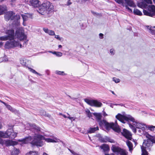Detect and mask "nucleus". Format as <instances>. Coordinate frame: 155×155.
<instances>
[{"mask_svg": "<svg viewBox=\"0 0 155 155\" xmlns=\"http://www.w3.org/2000/svg\"><path fill=\"white\" fill-rule=\"evenodd\" d=\"M115 1L119 4H121L122 5L124 6L125 3L124 2V0H115Z\"/></svg>", "mask_w": 155, "mask_h": 155, "instance_id": "40", "label": "nucleus"}, {"mask_svg": "<svg viewBox=\"0 0 155 155\" xmlns=\"http://www.w3.org/2000/svg\"><path fill=\"white\" fill-rule=\"evenodd\" d=\"M100 38L103 39L104 38V35L102 33H100L99 34Z\"/></svg>", "mask_w": 155, "mask_h": 155, "instance_id": "52", "label": "nucleus"}, {"mask_svg": "<svg viewBox=\"0 0 155 155\" xmlns=\"http://www.w3.org/2000/svg\"><path fill=\"white\" fill-rule=\"evenodd\" d=\"M55 73L56 74L61 75H64L66 74L64 73V71H56L55 72Z\"/></svg>", "mask_w": 155, "mask_h": 155, "instance_id": "31", "label": "nucleus"}, {"mask_svg": "<svg viewBox=\"0 0 155 155\" xmlns=\"http://www.w3.org/2000/svg\"><path fill=\"white\" fill-rule=\"evenodd\" d=\"M53 54L57 56L58 57H61L62 55V53L60 52L54 51Z\"/></svg>", "mask_w": 155, "mask_h": 155, "instance_id": "32", "label": "nucleus"}, {"mask_svg": "<svg viewBox=\"0 0 155 155\" xmlns=\"http://www.w3.org/2000/svg\"><path fill=\"white\" fill-rule=\"evenodd\" d=\"M99 128L98 127H90L88 130L87 133H92L98 130Z\"/></svg>", "mask_w": 155, "mask_h": 155, "instance_id": "22", "label": "nucleus"}, {"mask_svg": "<svg viewBox=\"0 0 155 155\" xmlns=\"http://www.w3.org/2000/svg\"><path fill=\"white\" fill-rule=\"evenodd\" d=\"M134 13L137 15H142V13L138 9L135 8L134 10Z\"/></svg>", "mask_w": 155, "mask_h": 155, "instance_id": "29", "label": "nucleus"}, {"mask_svg": "<svg viewBox=\"0 0 155 155\" xmlns=\"http://www.w3.org/2000/svg\"><path fill=\"white\" fill-rule=\"evenodd\" d=\"M111 150L114 152H118L120 151L119 149L115 145H113L111 148Z\"/></svg>", "mask_w": 155, "mask_h": 155, "instance_id": "27", "label": "nucleus"}, {"mask_svg": "<svg viewBox=\"0 0 155 155\" xmlns=\"http://www.w3.org/2000/svg\"><path fill=\"white\" fill-rule=\"evenodd\" d=\"M120 155H126V154L124 153H122Z\"/></svg>", "mask_w": 155, "mask_h": 155, "instance_id": "64", "label": "nucleus"}, {"mask_svg": "<svg viewBox=\"0 0 155 155\" xmlns=\"http://www.w3.org/2000/svg\"><path fill=\"white\" fill-rule=\"evenodd\" d=\"M114 105H120L121 106H123V104H114Z\"/></svg>", "mask_w": 155, "mask_h": 155, "instance_id": "55", "label": "nucleus"}, {"mask_svg": "<svg viewBox=\"0 0 155 155\" xmlns=\"http://www.w3.org/2000/svg\"><path fill=\"white\" fill-rule=\"evenodd\" d=\"M14 13L12 12H8L5 13V20L8 21L9 20H12Z\"/></svg>", "mask_w": 155, "mask_h": 155, "instance_id": "13", "label": "nucleus"}, {"mask_svg": "<svg viewBox=\"0 0 155 155\" xmlns=\"http://www.w3.org/2000/svg\"><path fill=\"white\" fill-rule=\"evenodd\" d=\"M5 106L7 108L11 111L14 113H15L17 112V110L13 108L10 105L7 104Z\"/></svg>", "mask_w": 155, "mask_h": 155, "instance_id": "24", "label": "nucleus"}, {"mask_svg": "<svg viewBox=\"0 0 155 155\" xmlns=\"http://www.w3.org/2000/svg\"><path fill=\"white\" fill-rule=\"evenodd\" d=\"M84 101L87 104L92 106L100 107L102 105V103L97 100H90L88 99H85Z\"/></svg>", "mask_w": 155, "mask_h": 155, "instance_id": "10", "label": "nucleus"}, {"mask_svg": "<svg viewBox=\"0 0 155 155\" xmlns=\"http://www.w3.org/2000/svg\"><path fill=\"white\" fill-rule=\"evenodd\" d=\"M22 44L23 43H19L18 41H16L15 40H9L7 41L5 45V49H9L13 47H16L20 45V48L23 47L22 46Z\"/></svg>", "mask_w": 155, "mask_h": 155, "instance_id": "9", "label": "nucleus"}, {"mask_svg": "<svg viewBox=\"0 0 155 155\" xmlns=\"http://www.w3.org/2000/svg\"><path fill=\"white\" fill-rule=\"evenodd\" d=\"M54 6L49 1H45L39 7L38 12L43 15L51 14L54 11Z\"/></svg>", "mask_w": 155, "mask_h": 155, "instance_id": "5", "label": "nucleus"}, {"mask_svg": "<svg viewBox=\"0 0 155 155\" xmlns=\"http://www.w3.org/2000/svg\"><path fill=\"white\" fill-rule=\"evenodd\" d=\"M138 4V6L143 8H147L148 10L147 11L143 10V13L144 15L152 17H154L155 16V6L153 5H149L152 4V0H144Z\"/></svg>", "mask_w": 155, "mask_h": 155, "instance_id": "4", "label": "nucleus"}, {"mask_svg": "<svg viewBox=\"0 0 155 155\" xmlns=\"http://www.w3.org/2000/svg\"><path fill=\"white\" fill-rule=\"evenodd\" d=\"M113 79V81L116 83H118L120 81V80L119 79H117L115 78H114Z\"/></svg>", "mask_w": 155, "mask_h": 155, "instance_id": "45", "label": "nucleus"}, {"mask_svg": "<svg viewBox=\"0 0 155 155\" xmlns=\"http://www.w3.org/2000/svg\"><path fill=\"white\" fill-rule=\"evenodd\" d=\"M103 115L104 116H107V114H106L105 112L104 111H103Z\"/></svg>", "mask_w": 155, "mask_h": 155, "instance_id": "58", "label": "nucleus"}, {"mask_svg": "<svg viewBox=\"0 0 155 155\" xmlns=\"http://www.w3.org/2000/svg\"><path fill=\"white\" fill-rule=\"evenodd\" d=\"M91 13L93 15H94L95 16L97 15H98V13H97L93 11H91Z\"/></svg>", "mask_w": 155, "mask_h": 155, "instance_id": "54", "label": "nucleus"}, {"mask_svg": "<svg viewBox=\"0 0 155 155\" xmlns=\"http://www.w3.org/2000/svg\"><path fill=\"white\" fill-rule=\"evenodd\" d=\"M55 35V38H56L57 39H58L59 40H60V41L61 40V39H62V38L60 37L59 35Z\"/></svg>", "mask_w": 155, "mask_h": 155, "instance_id": "49", "label": "nucleus"}, {"mask_svg": "<svg viewBox=\"0 0 155 155\" xmlns=\"http://www.w3.org/2000/svg\"><path fill=\"white\" fill-rule=\"evenodd\" d=\"M134 125H135L136 128L141 129L143 131L145 130L146 129L147 127L145 124L138 123L136 121V122H134Z\"/></svg>", "mask_w": 155, "mask_h": 155, "instance_id": "12", "label": "nucleus"}, {"mask_svg": "<svg viewBox=\"0 0 155 155\" xmlns=\"http://www.w3.org/2000/svg\"><path fill=\"white\" fill-rule=\"evenodd\" d=\"M46 73H47V74L48 75H49V70H47L46 71Z\"/></svg>", "mask_w": 155, "mask_h": 155, "instance_id": "59", "label": "nucleus"}, {"mask_svg": "<svg viewBox=\"0 0 155 155\" xmlns=\"http://www.w3.org/2000/svg\"><path fill=\"white\" fill-rule=\"evenodd\" d=\"M129 127L132 129L133 132L134 133L136 132V129L135 127L130 124H129Z\"/></svg>", "mask_w": 155, "mask_h": 155, "instance_id": "37", "label": "nucleus"}, {"mask_svg": "<svg viewBox=\"0 0 155 155\" xmlns=\"http://www.w3.org/2000/svg\"><path fill=\"white\" fill-rule=\"evenodd\" d=\"M67 118L71 120V122H72L76 118L73 117H71L70 116L67 117Z\"/></svg>", "mask_w": 155, "mask_h": 155, "instance_id": "46", "label": "nucleus"}, {"mask_svg": "<svg viewBox=\"0 0 155 155\" xmlns=\"http://www.w3.org/2000/svg\"><path fill=\"white\" fill-rule=\"evenodd\" d=\"M122 135L125 137L127 139L131 140L132 138V135L131 133L125 129H124L122 132H121Z\"/></svg>", "mask_w": 155, "mask_h": 155, "instance_id": "11", "label": "nucleus"}, {"mask_svg": "<svg viewBox=\"0 0 155 155\" xmlns=\"http://www.w3.org/2000/svg\"><path fill=\"white\" fill-rule=\"evenodd\" d=\"M19 152V150L17 149H15L14 150V153L13 154L14 155H17Z\"/></svg>", "mask_w": 155, "mask_h": 155, "instance_id": "47", "label": "nucleus"}, {"mask_svg": "<svg viewBox=\"0 0 155 155\" xmlns=\"http://www.w3.org/2000/svg\"><path fill=\"white\" fill-rule=\"evenodd\" d=\"M12 131L11 132L9 131L8 132L10 134V135L8 136V137H9L12 139H13L16 136L17 134L16 133L13 132V129H12Z\"/></svg>", "mask_w": 155, "mask_h": 155, "instance_id": "25", "label": "nucleus"}, {"mask_svg": "<svg viewBox=\"0 0 155 155\" xmlns=\"http://www.w3.org/2000/svg\"><path fill=\"white\" fill-rule=\"evenodd\" d=\"M93 114L96 117L97 120L100 126H101L104 125L107 130H109L110 128H112L117 133L120 132L121 130L119 126L117 124L116 121L115 122V124L113 123H110L104 120H101L102 116L100 113H93Z\"/></svg>", "mask_w": 155, "mask_h": 155, "instance_id": "2", "label": "nucleus"}, {"mask_svg": "<svg viewBox=\"0 0 155 155\" xmlns=\"http://www.w3.org/2000/svg\"><path fill=\"white\" fill-rule=\"evenodd\" d=\"M69 150H70V151L72 153V154H74V155L75 154V152L74 151H73L71 150H70L69 149Z\"/></svg>", "mask_w": 155, "mask_h": 155, "instance_id": "60", "label": "nucleus"}, {"mask_svg": "<svg viewBox=\"0 0 155 155\" xmlns=\"http://www.w3.org/2000/svg\"><path fill=\"white\" fill-rule=\"evenodd\" d=\"M42 155H49L47 153H46L44 152L43 153Z\"/></svg>", "mask_w": 155, "mask_h": 155, "instance_id": "62", "label": "nucleus"}, {"mask_svg": "<svg viewBox=\"0 0 155 155\" xmlns=\"http://www.w3.org/2000/svg\"><path fill=\"white\" fill-rule=\"evenodd\" d=\"M116 118L123 123H125V121L129 122L130 121L133 122L134 124V122H136L134 118L128 114H118L115 116Z\"/></svg>", "mask_w": 155, "mask_h": 155, "instance_id": "8", "label": "nucleus"}, {"mask_svg": "<svg viewBox=\"0 0 155 155\" xmlns=\"http://www.w3.org/2000/svg\"><path fill=\"white\" fill-rule=\"evenodd\" d=\"M154 28H155V26L150 27V28H149V32L152 35H155V30L154 29Z\"/></svg>", "mask_w": 155, "mask_h": 155, "instance_id": "30", "label": "nucleus"}, {"mask_svg": "<svg viewBox=\"0 0 155 155\" xmlns=\"http://www.w3.org/2000/svg\"><path fill=\"white\" fill-rule=\"evenodd\" d=\"M86 112L88 117L90 118L92 117V114H93V113H91L89 110H86Z\"/></svg>", "mask_w": 155, "mask_h": 155, "instance_id": "41", "label": "nucleus"}, {"mask_svg": "<svg viewBox=\"0 0 155 155\" xmlns=\"http://www.w3.org/2000/svg\"><path fill=\"white\" fill-rule=\"evenodd\" d=\"M72 4V3L70 2V0H68V2L67 3V5L68 6Z\"/></svg>", "mask_w": 155, "mask_h": 155, "instance_id": "56", "label": "nucleus"}, {"mask_svg": "<svg viewBox=\"0 0 155 155\" xmlns=\"http://www.w3.org/2000/svg\"><path fill=\"white\" fill-rule=\"evenodd\" d=\"M126 5L130 7H134L135 4L131 0H124Z\"/></svg>", "mask_w": 155, "mask_h": 155, "instance_id": "21", "label": "nucleus"}, {"mask_svg": "<svg viewBox=\"0 0 155 155\" xmlns=\"http://www.w3.org/2000/svg\"><path fill=\"white\" fill-rule=\"evenodd\" d=\"M1 37H0V47L2 46L3 45V43L1 41H4L1 38Z\"/></svg>", "mask_w": 155, "mask_h": 155, "instance_id": "51", "label": "nucleus"}, {"mask_svg": "<svg viewBox=\"0 0 155 155\" xmlns=\"http://www.w3.org/2000/svg\"><path fill=\"white\" fill-rule=\"evenodd\" d=\"M105 155H114V154H113V153H112V154H107V153H105Z\"/></svg>", "mask_w": 155, "mask_h": 155, "instance_id": "63", "label": "nucleus"}, {"mask_svg": "<svg viewBox=\"0 0 155 155\" xmlns=\"http://www.w3.org/2000/svg\"><path fill=\"white\" fill-rule=\"evenodd\" d=\"M32 139V137L31 136H28L25 138L18 140V141L19 142H21L22 144H25L30 142Z\"/></svg>", "mask_w": 155, "mask_h": 155, "instance_id": "14", "label": "nucleus"}, {"mask_svg": "<svg viewBox=\"0 0 155 155\" xmlns=\"http://www.w3.org/2000/svg\"><path fill=\"white\" fill-rule=\"evenodd\" d=\"M43 30L45 33L47 34H48V33L49 32V31L50 30H49L48 28H43Z\"/></svg>", "mask_w": 155, "mask_h": 155, "instance_id": "48", "label": "nucleus"}, {"mask_svg": "<svg viewBox=\"0 0 155 155\" xmlns=\"http://www.w3.org/2000/svg\"><path fill=\"white\" fill-rule=\"evenodd\" d=\"M28 68V69L30 70V71L31 72H32L34 74H38L40 76L41 75V74H39V73H38V72H36L35 70H34L31 68Z\"/></svg>", "mask_w": 155, "mask_h": 155, "instance_id": "33", "label": "nucleus"}, {"mask_svg": "<svg viewBox=\"0 0 155 155\" xmlns=\"http://www.w3.org/2000/svg\"><path fill=\"white\" fill-rule=\"evenodd\" d=\"M125 7L130 12H132V10L128 7V5H126Z\"/></svg>", "mask_w": 155, "mask_h": 155, "instance_id": "50", "label": "nucleus"}, {"mask_svg": "<svg viewBox=\"0 0 155 155\" xmlns=\"http://www.w3.org/2000/svg\"><path fill=\"white\" fill-rule=\"evenodd\" d=\"M126 144L129 148V150L131 152L133 150V145L132 143L129 140H127L126 141Z\"/></svg>", "mask_w": 155, "mask_h": 155, "instance_id": "23", "label": "nucleus"}, {"mask_svg": "<svg viewBox=\"0 0 155 155\" xmlns=\"http://www.w3.org/2000/svg\"><path fill=\"white\" fill-rule=\"evenodd\" d=\"M129 127L132 129L133 132L134 133L136 132V129L135 127L130 124H129Z\"/></svg>", "mask_w": 155, "mask_h": 155, "instance_id": "34", "label": "nucleus"}, {"mask_svg": "<svg viewBox=\"0 0 155 155\" xmlns=\"http://www.w3.org/2000/svg\"><path fill=\"white\" fill-rule=\"evenodd\" d=\"M129 127L132 129L133 132L134 133L136 132V129L135 127L130 124H129Z\"/></svg>", "mask_w": 155, "mask_h": 155, "instance_id": "36", "label": "nucleus"}, {"mask_svg": "<svg viewBox=\"0 0 155 155\" xmlns=\"http://www.w3.org/2000/svg\"><path fill=\"white\" fill-rule=\"evenodd\" d=\"M129 127L132 129L133 132L134 133L136 132V129L135 127L130 124H129Z\"/></svg>", "mask_w": 155, "mask_h": 155, "instance_id": "39", "label": "nucleus"}, {"mask_svg": "<svg viewBox=\"0 0 155 155\" xmlns=\"http://www.w3.org/2000/svg\"><path fill=\"white\" fill-rule=\"evenodd\" d=\"M129 127L132 129L133 132L134 133L136 132V129L135 127L130 124H129Z\"/></svg>", "mask_w": 155, "mask_h": 155, "instance_id": "35", "label": "nucleus"}, {"mask_svg": "<svg viewBox=\"0 0 155 155\" xmlns=\"http://www.w3.org/2000/svg\"><path fill=\"white\" fill-rule=\"evenodd\" d=\"M2 127V126L1 122H0V129H1Z\"/></svg>", "mask_w": 155, "mask_h": 155, "instance_id": "61", "label": "nucleus"}, {"mask_svg": "<svg viewBox=\"0 0 155 155\" xmlns=\"http://www.w3.org/2000/svg\"><path fill=\"white\" fill-rule=\"evenodd\" d=\"M147 127L149 130L152 131H153L154 128H155V126L152 125L148 126Z\"/></svg>", "mask_w": 155, "mask_h": 155, "instance_id": "43", "label": "nucleus"}, {"mask_svg": "<svg viewBox=\"0 0 155 155\" xmlns=\"http://www.w3.org/2000/svg\"><path fill=\"white\" fill-rule=\"evenodd\" d=\"M39 1L38 0H30V5L35 8L38 7L40 5Z\"/></svg>", "mask_w": 155, "mask_h": 155, "instance_id": "16", "label": "nucleus"}, {"mask_svg": "<svg viewBox=\"0 0 155 155\" xmlns=\"http://www.w3.org/2000/svg\"><path fill=\"white\" fill-rule=\"evenodd\" d=\"M38 152H33L31 151L29 152L27 154V155H38Z\"/></svg>", "mask_w": 155, "mask_h": 155, "instance_id": "42", "label": "nucleus"}, {"mask_svg": "<svg viewBox=\"0 0 155 155\" xmlns=\"http://www.w3.org/2000/svg\"><path fill=\"white\" fill-rule=\"evenodd\" d=\"M101 149H103L104 152H107L110 150V148L109 146L106 144H103L100 147Z\"/></svg>", "mask_w": 155, "mask_h": 155, "instance_id": "20", "label": "nucleus"}, {"mask_svg": "<svg viewBox=\"0 0 155 155\" xmlns=\"http://www.w3.org/2000/svg\"><path fill=\"white\" fill-rule=\"evenodd\" d=\"M148 138L147 140H144L142 146L141 147L142 155H148L146 150H150L153 143H155V137L150 135L146 136Z\"/></svg>", "mask_w": 155, "mask_h": 155, "instance_id": "6", "label": "nucleus"}, {"mask_svg": "<svg viewBox=\"0 0 155 155\" xmlns=\"http://www.w3.org/2000/svg\"><path fill=\"white\" fill-rule=\"evenodd\" d=\"M12 131V129H8L5 132L0 131V143L2 144H5L7 146H14L17 144V143L12 140H3L1 137L3 138H7L10 134L8 133L9 131L11 132Z\"/></svg>", "mask_w": 155, "mask_h": 155, "instance_id": "7", "label": "nucleus"}, {"mask_svg": "<svg viewBox=\"0 0 155 155\" xmlns=\"http://www.w3.org/2000/svg\"><path fill=\"white\" fill-rule=\"evenodd\" d=\"M5 33L7 35L1 37V38L3 40L16 39L17 38L21 41H23V47L25 46L28 43V41L26 40V36L24 34V30L21 28L17 29L15 35L14 31L13 29L6 30Z\"/></svg>", "mask_w": 155, "mask_h": 155, "instance_id": "1", "label": "nucleus"}, {"mask_svg": "<svg viewBox=\"0 0 155 155\" xmlns=\"http://www.w3.org/2000/svg\"><path fill=\"white\" fill-rule=\"evenodd\" d=\"M129 127L132 129L133 132L134 133L136 132V129L135 127L130 124H129Z\"/></svg>", "mask_w": 155, "mask_h": 155, "instance_id": "38", "label": "nucleus"}, {"mask_svg": "<svg viewBox=\"0 0 155 155\" xmlns=\"http://www.w3.org/2000/svg\"><path fill=\"white\" fill-rule=\"evenodd\" d=\"M33 140L31 142V144L34 146L37 147H41L44 144V142L42 141L45 140L48 142H58L61 141L57 138L54 137L53 139L51 138H45L43 136L38 134H35L33 137Z\"/></svg>", "mask_w": 155, "mask_h": 155, "instance_id": "3", "label": "nucleus"}, {"mask_svg": "<svg viewBox=\"0 0 155 155\" xmlns=\"http://www.w3.org/2000/svg\"><path fill=\"white\" fill-rule=\"evenodd\" d=\"M40 114L41 116H46L48 117H50V115L48 114H47L46 112L44 110H41L40 112Z\"/></svg>", "mask_w": 155, "mask_h": 155, "instance_id": "26", "label": "nucleus"}, {"mask_svg": "<svg viewBox=\"0 0 155 155\" xmlns=\"http://www.w3.org/2000/svg\"><path fill=\"white\" fill-rule=\"evenodd\" d=\"M110 53L111 54H114L115 52V51L112 49H111L110 50Z\"/></svg>", "mask_w": 155, "mask_h": 155, "instance_id": "53", "label": "nucleus"}, {"mask_svg": "<svg viewBox=\"0 0 155 155\" xmlns=\"http://www.w3.org/2000/svg\"><path fill=\"white\" fill-rule=\"evenodd\" d=\"M0 102L1 103H2L5 106H6L7 104L5 102H4L1 100H0Z\"/></svg>", "mask_w": 155, "mask_h": 155, "instance_id": "57", "label": "nucleus"}, {"mask_svg": "<svg viewBox=\"0 0 155 155\" xmlns=\"http://www.w3.org/2000/svg\"><path fill=\"white\" fill-rule=\"evenodd\" d=\"M20 17L19 15L16 14L15 15L14 13L12 21H13L14 22V24L18 23V21L20 19Z\"/></svg>", "mask_w": 155, "mask_h": 155, "instance_id": "19", "label": "nucleus"}, {"mask_svg": "<svg viewBox=\"0 0 155 155\" xmlns=\"http://www.w3.org/2000/svg\"><path fill=\"white\" fill-rule=\"evenodd\" d=\"M29 124L31 130L32 131H35V132H37L40 131V128L37 127L35 124Z\"/></svg>", "mask_w": 155, "mask_h": 155, "instance_id": "17", "label": "nucleus"}, {"mask_svg": "<svg viewBox=\"0 0 155 155\" xmlns=\"http://www.w3.org/2000/svg\"><path fill=\"white\" fill-rule=\"evenodd\" d=\"M50 35H55V33L54 31L53 30H50L48 34Z\"/></svg>", "mask_w": 155, "mask_h": 155, "instance_id": "44", "label": "nucleus"}, {"mask_svg": "<svg viewBox=\"0 0 155 155\" xmlns=\"http://www.w3.org/2000/svg\"><path fill=\"white\" fill-rule=\"evenodd\" d=\"M27 60L25 58H22L20 60V63L24 66H25L27 64Z\"/></svg>", "mask_w": 155, "mask_h": 155, "instance_id": "28", "label": "nucleus"}, {"mask_svg": "<svg viewBox=\"0 0 155 155\" xmlns=\"http://www.w3.org/2000/svg\"><path fill=\"white\" fill-rule=\"evenodd\" d=\"M21 16L23 18V21H26L29 19H32V15L30 14H25L21 15ZM24 22L23 24H24Z\"/></svg>", "mask_w": 155, "mask_h": 155, "instance_id": "15", "label": "nucleus"}, {"mask_svg": "<svg viewBox=\"0 0 155 155\" xmlns=\"http://www.w3.org/2000/svg\"><path fill=\"white\" fill-rule=\"evenodd\" d=\"M99 140L101 142H106L108 141L110 142H113V140H110L107 137H101L99 138Z\"/></svg>", "mask_w": 155, "mask_h": 155, "instance_id": "18", "label": "nucleus"}]
</instances>
